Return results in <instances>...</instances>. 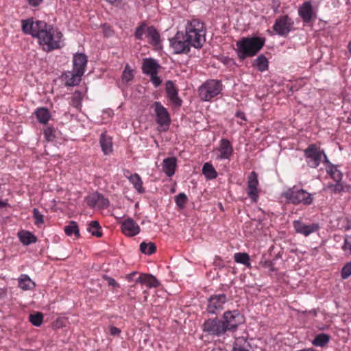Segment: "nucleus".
Returning a JSON list of instances; mask_svg holds the SVG:
<instances>
[{"instance_id": "72a5a7b5", "label": "nucleus", "mask_w": 351, "mask_h": 351, "mask_svg": "<svg viewBox=\"0 0 351 351\" xmlns=\"http://www.w3.org/2000/svg\"><path fill=\"white\" fill-rule=\"evenodd\" d=\"M64 230L68 236L74 234L75 237H80V230L77 223L74 221H69V224L64 227Z\"/></svg>"}, {"instance_id": "680f3d73", "label": "nucleus", "mask_w": 351, "mask_h": 351, "mask_svg": "<svg viewBox=\"0 0 351 351\" xmlns=\"http://www.w3.org/2000/svg\"><path fill=\"white\" fill-rule=\"evenodd\" d=\"M237 117L243 119V120H245V114L243 112H238L237 113Z\"/></svg>"}, {"instance_id": "3c124183", "label": "nucleus", "mask_w": 351, "mask_h": 351, "mask_svg": "<svg viewBox=\"0 0 351 351\" xmlns=\"http://www.w3.org/2000/svg\"><path fill=\"white\" fill-rule=\"evenodd\" d=\"M97 193H93L88 197L87 204L89 206L96 207L97 206Z\"/></svg>"}, {"instance_id": "0e129e2a", "label": "nucleus", "mask_w": 351, "mask_h": 351, "mask_svg": "<svg viewBox=\"0 0 351 351\" xmlns=\"http://www.w3.org/2000/svg\"><path fill=\"white\" fill-rule=\"evenodd\" d=\"M134 275H136V272H133V273L130 274V275H128V279L129 280H131L132 279V277H133Z\"/></svg>"}, {"instance_id": "f257e3e1", "label": "nucleus", "mask_w": 351, "mask_h": 351, "mask_svg": "<svg viewBox=\"0 0 351 351\" xmlns=\"http://www.w3.org/2000/svg\"><path fill=\"white\" fill-rule=\"evenodd\" d=\"M22 31L32 37L37 38L38 43L46 51H51L61 47L62 34L57 28L48 25L44 21H34L32 19L21 21Z\"/></svg>"}, {"instance_id": "2eb2a0df", "label": "nucleus", "mask_w": 351, "mask_h": 351, "mask_svg": "<svg viewBox=\"0 0 351 351\" xmlns=\"http://www.w3.org/2000/svg\"><path fill=\"white\" fill-rule=\"evenodd\" d=\"M121 230L128 237H134L140 232L139 226L131 218L125 219L121 223Z\"/></svg>"}, {"instance_id": "c756f323", "label": "nucleus", "mask_w": 351, "mask_h": 351, "mask_svg": "<svg viewBox=\"0 0 351 351\" xmlns=\"http://www.w3.org/2000/svg\"><path fill=\"white\" fill-rule=\"evenodd\" d=\"M202 173L206 179L213 180L217 177V173L213 165L210 162H206L202 167Z\"/></svg>"}, {"instance_id": "338daca9", "label": "nucleus", "mask_w": 351, "mask_h": 351, "mask_svg": "<svg viewBox=\"0 0 351 351\" xmlns=\"http://www.w3.org/2000/svg\"><path fill=\"white\" fill-rule=\"evenodd\" d=\"M228 156L229 155H226V154H223V155H220V158H228Z\"/></svg>"}, {"instance_id": "f3484780", "label": "nucleus", "mask_w": 351, "mask_h": 351, "mask_svg": "<svg viewBox=\"0 0 351 351\" xmlns=\"http://www.w3.org/2000/svg\"><path fill=\"white\" fill-rule=\"evenodd\" d=\"M160 67L158 62L153 58H145L142 64V71L144 74L150 75L157 74L158 69Z\"/></svg>"}, {"instance_id": "1a4fd4ad", "label": "nucleus", "mask_w": 351, "mask_h": 351, "mask_svg": "<svg viewBox=\"0 0 351 351\" xmlns=\"http://www.w3.org/2000/svg\"><path fill=\"white\" fill-rule=\"evenodd\" d=\"M227 295L224 293L212 295L208 299L206 311L210 314H217L223 308L227 302Z\"/></svg>"}, {"instance_id": "a211bd4d", "label": "nucleus", "mask_w": 351, "mask_h": 351, "mask_svg": "<svg viewBox=\"0 0 351 351\" xmlns=\"http://www.w3.org/2000/svg\"><path fill=\"white\" fill-rule=\"evenodd\" d=\"M136 283L145 285L149 288H156L159 287L160 282L155 276L151 274H141L136 279Z\"/></svg>"}, {"instance_id": "bb28decb", "label": "nucleus", "mask_w": 351, "mask_h": 351, "mask_svg": "<svg viewBox=\"0 0 351 351\" xmlns=\"http://www.w3.org/2000/svg\"><path fill=\"white\" fill-rule=\"evenodd\" d=\"M129 181L132 184L134 188L139 193H143L145 190L143 186V181L140 176L137 173H134L128 177Z\"/></svg>"}, {"instance_id": "473e14b6", "label": "nucleus", "mask_w": 351, "mask_h": 351, "mask_svg": "<svg viewBox=\"0 0 351 351\" xmlns=\"http://www.w3.org/2000/svg\"><path fill=\"white\" fill-rule=\"evenodd\" d=\"M324 189L332 193H340L344 190V184L342 182H335L334 184L329 182Z\"/></svg>"}, {"instance_id": "423d86ee", "label": "nucleus", "mask_w": 351, "mask_h": 351, "mask_svg": "<svg viewBox=\"0 0 351 351\" xmlns=\"http://www.w3.org/2000/svg\"><path fill=\"white\" fill-rule=\"evenodd\" d=\"M221 320L226 331L234 332L244 324L245 317L239 310H228L223 313Z\"/></svg>"}, {"instance_id": "052dcab7", "label": "nucleus", "mask_w": 351, "mask_h": 351, "mask_svg": "<svg viewBox=\"0 0 351 351\" xmlns=\"http://www.w3.org/2000/svg\"><path fill=\"white\" fill-rule=\"evenodd\" d=\"M108 3L112 5H119L121 0H106Z\"/></svg>"}, {"instance_id": "cd10ccee", "label": "nucleus", "mask_w": 351, "mask_h": 351, "mask_svg": "<svg viewBox=\"0 0 351 351\" xmlns=\"http://www.w3.org/2000/svg\"><path fill=\"white\" fill-rule=\"evenodd\" d=\"M234 260L236 263L242 264L247 268H251L250 257L247 253L237 252L234 254Z\"/></svg>"}, {"instance_id": "7ed1b4c3", "label": "nucleus", "mask_w": 351, "mask_h": 351, "mask_svg": "<svg viewBox=\"0 0 351 351\" xmlns=\"http://www.w3.org/2000/svg\"><path fill=\"white\" fill-rule=\"evenodd\" d=\"M265 38L258 36L243 37L236 43L237 53L241 60L254 56L263 48Z\"/></svg>"}, {"instance_id": "6e6552de", "label": "nucleus", "mask_w": 351, "mask_h": 351, "mask_svg": "<svg viewBox=\"0 0 351 351\" xmlns=\"http://www.w3.org/2000/svg\"><path fill=\"white\" fill-rule=\"evenodd\" d=\"M202 329L208 335L213 337H222L227 332L221 319L217 317L206 319L202 326Z\"/></svg>"}, {"instance_id": "49530a36", "label": "nucleus", "mask_w": 351, "mask_h": 351, "mask_svg": "<svg viewBox=\"0 0 351 351\" xmlns=\"http://www.w3.org/2000/svg\"><path fill=\"white\" fill-rule=\"evenodd\" d=\"M304 154H324V152L320 150L315 144H311L304 150Z\"/></svg>"}, {"instance_id": "4c0bfd02", "label": "nucleus", "mask_w": 351, "mask_h": 351, "mask_svg": "<svg viewBox=\"0 0 351 351\" xmlns=\"http://www.w3.org/2000/svg\"><path fill=\"white\" fill-rule=\"evenodd\" d=\"M29 322L35 326H40L43 321V315L42 313L37 312L34 314H30L29 317Z\"/></svg>"}, {"instance_id": "6e6d98bb", "label": "nucleus", "mask_w": 351, "mask_h": 351, "mask_svg": "<svg viewBox=\"0 0 351 351\" xmlns=\"http://www.w3.org/2000/svg\"><path fill=\"white\" fill-rule=\"evenodd\" d=\"M29 5L32 6H38L43 0H27Z\"/></svg>"}, {"instance_id": "4d7b16f0", "label": "nucleus", "mask_w": 351, "mask_h": 351, "mask_svg": "<svg viewBox=\"0 0 351 351\" xmlns=\"http://www.w3.org/2000/svg\"><path fill=\"white\" fill-rule=\"evenodd\" d=\"M232 351H249V350L245 348H243L240 346H237V344H236L233 347Z\"/></svg>"}, {"instance_id": "b1692460", "label": "nucleus", "mask_w": 351, "mask_h": 351, "mask_svg": "<svg viewBox=\"0 0 351 351\" xmlns=\"http://www.w3.org/2000/svg\"><path fill=\"white\" fill-rule=\"evenodd\" d=\"M328 164V165L326 169L327 173L335 182H341L343 178L342 173L337 169L336 165L331 164L330 162Z\"/></svg>"}, {"instance_id": "a18cd8bd", "label": "nucleus", "mask_w": 351, "mask_h": 351, "mask_svg": "<svg viewBox=\"0 0 351 351\" xmlns=\"http://www.w3.org/2000/svg\"><path fill=\"white\" fill-rule=\"evenodd\" d=\"M351 276V262H348L341 269V276L343 279H347Z\"/></svg>"}, {"instance_id": "e2e57ef3", "label": "nucleus", "mask_w": 351, "mask_h": 351, "mask_svg": "<svg viewBox=\"0 0 351 351\" xmlns=\"http://www.w3.org/2000/svg\"><path fill=\"white\" fill-rule=\"evenodd\" d=\"M7 204L6 202L0 200V208H5Z\"/></svg>"}, {"instance_id": "a19ab883", "label": "nucleus", "mask_w": 351, "mask_h": 351, "mask_svg": "<svg viewBox=\"0 0 351 351\" xmlns=\"http://www.w3.org/2000/svg\"><path fill=\"white\" fill-rule=\"evenodd\" d=\"M147 27L146 23L143 22L135 29L134 36L137 40H143V35L147 32Z\"/></svg>"}, {"instance_id": "13d9d810", "label": "nucleus", "mask_w": 351, "mask_h": 351, "mask_svg": "<svg viewBox=\"0 0 351 351\" xmlns=\"http://www.w3.org/2000/svg\"><path fill=\"white\" fill-rule=\"evenodd\" d=\"M280 5H278V3H276V4H271V8L274 12V13L278 12V8Z\"/></svg>"}, {"instance_id": "412c9836", "label": "nucleus", "mask_w": 351, "mask_h": 351, "mask_svg": "<svg viewBox=\"0 0 351 351\" xmlns=\"http://www.w3.org/2000/svg\"><path fill=\"white\" fill-rule=\"evenodd\" d=\"M82 75H83L78 73L77 71L73 69L72 71H69L65 74V84L68 86L77 85L80 82Z\"/></svg>"}, {"instance_id": "ea45409f", "label": "nucleus", "mask_w": 351, "mask_h": 351, "mask_svg": "<svg viewBox=\"0 0 351 351\" xmlns=\"http://www.w3.org/2000/svg\"><path fill=\"white\" fill-rule=\"evenodd\" d=\"M188 197L184 193H180L175 197L176 205L181 209L184 208L187 203Z\"/></svg>"}, {"instance_id": "c03bdc74", "label": "nucleus", "mask_w": 351, "mask_h": 351, "mask_svg": "<svg viewBox=\"0 0 351 351\" xmlns=\"http://www.w3.org/2000/svg\"><path fill=\"white\" fill-rule=\"evenodd\" d=\"M33 217L34 219V223L36 226H39L44 223L43 215L37 208L33 209Z\"/></svg>"}, {"instance_id": "37998d69", "label": "nucleus", "mask_w": 351, "mask_h": 351, "mask_svg": "<svg viewBox=\"0 0 351 351\" xmlns=\"http://www.w3.org/2000/svg\"><path fill=\"white\" fill-rule=\"evenodd\" d=\"M97 206L99 208H106L109 206V201L108 199L105 198L103 195L100 193H97Z\"/></svg>"}, {"instance_id": "4be33fe9", "label": "nucleus", "mask_w": 351, "mask_h": 351, "mask_svg": "<svg viewBox=\"0 0 351 351\" xmlns=\"http://www.w3.org/2000/svg\"><path fill=\"white\" fill-rule=\"evenodd\" d=\"M99 143L101 147V150L104 154L112 152L113 149L112 138L110 136H108L106 132H104L101 134Z\"/></svg>"}, {"instance_id": "de8ad7c7", "label": "nucleus", "mask_w": 351, "mask_h": 351, "mask_svg": "<svg viewBox=\"0 0 351 351\" xmlns=\"http://www.w3.org/2000/svg\"><path fill=\"white\" fill-rule=\"evenodd\" d=\"M54 132H55V130H53V128H52L51 127L47 128L44 130V134H45V136L46 139L49 141H53L55 138Z\"/></svg>"}, {"instance_id": "4468645a", "label": "nucleus", "mask_w": 351, "mask_h": 351, "mask_svg": "<svg viewBox=\"0 0 351 351\" xmlns=\"http://www.w3.org/2000/svg\"><path fill=\"white\" fill-rule=\"evenodd\" d=\"M165 89L169 99L177 107L182 106V100L178 97V90L174 83L168 80L165 84Z\"/></svg>"}, {"instance_id": "9b49d317", "label": "nucleus", "mask_w": 351, "mask_h": 351, "mask_svg": "<svg viewBox=\"0 0 351 351\" xmlns=\"http://www.w3.org/2000/svg\"><path fill=\"white\" fill-rule=\"evenodd\" d=\"M293 226L297 233L305 237H308L311 234L316 232L319 230V226L318 223H313L311 224H306L301 220L293 221Z\"/></svg>"}, {"instance_id": "774afa93", "label": "nucleus", "mask_w": 351, "mask_h": 351, "mask_svg": "<svg viewBox=\"0 0 351 351\" xmlns=\"http://www.w3.org/2000/svg\"><path fill=\"white\" fill-rule=\"evenodd\" d=\"M348 47L349 52L351 53V41L349 43Z\"/></svg>"}, {"instance_id": "7c9ffc66", "label": "nucleus", "mask_w": 351, "mask_h": 351, "mask_svg": "<svg viewBox=\"0 0 351 351\" xmlns=\"http://www.w3.org/2000/svg\"><path fill=\"white\" fill-rule=\"evenodd\" d=\"M87 231L96 237H102L101 228L97 221H90L88 225Z\"/></svg>"}, {"instance_id": "9d476101", "label": "nucleus", "mask_w": 351, "mask_h": 351, "mask_svg": "<svg viewBox=\"0 0 351 351\" xmlns=\"http://www.w3.org/2000/svg\"><path fill=\"white\" fill-rule=\"evenodd\" d=\"M152 106L154 108L157 123L160 126L168 127L171 123V118L167 109L159 101H155Z\"/></svg>"}, {"instance_id": "8fccbe9b", "label": "nucleus", "mask_w": 351, "mask_h": 351, "mask_svg": "<svg viewBox=\"0 0 351 351\" xmlns=\"http://www.w3.org/2000/svg\"><path fill=\"white\" fill-rule=\"evenodd\" d=\"M341 229H343L345 231L351 229V219H349L348 217L342 218L341 219Z\"/></svg>"}, {"instance_id": "603ef678", "label": "nucleus", "mask_w": 351, "mask_h": 351, "mask_svg": "<svg viewBox=\"0 0 351 351\" xmlns=\"http://www.w3.org/2000/svg\"><path fill=\"white\" fill-rule=\"evenodd\" d=\"M150 77L151 82L155 87H158L161 84L162 80H160V77L157 75V74H152L150 75Z\"/></svg>"}, {"instance_id": "f8f14e48", "label": "nucleus", "mask_w": 351, "mask_h": 351, "mask_svg": "<svg viewBox=\"0 0 351 351\" xmlns=\"http://www.w3.org/2000/svg\"><path fill=\"white\" fill-rule=\"evenodd\" d=\"M258 175L255 171H252L247 178V193L249 197L254 202L258 199L259 190Z\"/></svg>"}, {"instance_id": "39448f33", "label": "nucleus", "mask_w": 351, "mask_h": 351, "mask_svg": "<svg viewBox=\"0 0 351 351\" xmlns=\"http://www.w3.org/2000/svg\"><path fill=\"white\" fill-rule=\"evenodd\" d=\"M221 90L222 84L220 80H208L199 86V96L202 101H208L218 95Z\"/></svg>"}, {"instance_id": "79ce46f5", "label": "nucleus", "mask_w": 351, "mask_h": 351, "mask_svg": "<svg viewBox=\"0 0 351 351\" xmlns=\"http://www.w3.org/2000/svg\"><path fill=\"white\" fill-rule=\"evenodd\" d=\"M121 77L122 80L126 82L131 81L134 78L133 70L130 68L128 64L125 65Z\"/></svg>"}, {"instance_id": "2f4dec72", "label": "nucleus", "mask_w": 351, "mask_h": 351, "mask_svg": "<svg viewBox=\"0 0 351 351\" xmlns=\"http://www.w3.org/2000/svg\"><path fill=\"white\" fill-rule=\"evenodd\" d=\"M253 64L255 65L257 69L261 72L268 69V60L263 54L258 56L257 58L254 60Z\"/></svg>"}, {"instance_id": "58836bf2", "label": "nucleus", "mask_w": 351, "mask_h": 351, "mask_svg": "<svg viewBox=\"0 0 351 351\" xmlns=\"http://www.w3.org/2000/svg\"><path fill=\"white\" fill-rule=\"evenodd\" d=\"M341 250L346 256L351 255V235L345 236Z\"/></svg>"}, {"instance_id": "a878e982", "label": "nucleus", "mask_w": 351, "mask_h": 351, "mask_svg": "<svg viewBox=\"0 0 351 351\" xmlns=\"http://www.w3.org/2000/svg\"><path fill=\"white\" fill-rule=\"evenodd\" d=\"M36 285L30 278L26 274H22L19 278V287L23 290H31L35 287Z\"/></svg>"}, {"instance_id": "0eeeda50", "label": "nucleus", "mask_w": 351, "mask_h": 351, "mask_svg": "<svg viewBox=\"0 0 351 351\" xmlns=\"http://www.w3.org/2000/svg\"><path fill=\"white\" fill-rule=\"evenodd\" d=\"M272 29L277 35L286 37L295 29L294 21L287 14L280 16L276 19Z\"/></svg>"}, {"instance_id": "bf43d9fd", "label": "nucleus", "mask_w": 351, "mask_h": 351, "mask_svg": "<svg viewBox=\"0 0 351 351\" xmlns=\"http://www.w3.org/2000/svg\"><path fill=\"white\" fill-rule=\"evenodd\" d=\"M73 105L75 107H77V106L80 104V99L79 98L76 99L75 97H73Z\"/></svg>"}, {"instance_id": "f704fd0d", "label": "nucleus", "mask_w": 351, "mask_h": 351, "mask_svg": "<svg viewBox=\"0 0 351 351\" xmlns=\"http://www.w3.org/2000/svg\"><path fill=\"white\" fill-rule=\"evenodd\" d=\"M330 340V336L325 333H321L316 335L313 341V344L315 346L323 347L326 345Z\"/></svg>"}, {"instance_id": "c85d7f7f", "label": "nucleus", "mask_w": 351, "mask_h": 351, "mask_svg": "<svg viewBox=\"0 0 351 351\" xmlns=\"http://www.w3.org/2000/svg\"><path fill=\"white\" fill-rule=\"evenodd\" d=\"M35 114L38 121L43 124H46L51 118L50 112L46 108H38L35 112Z\"/></svg>"}, {"instance_id": "ddd939ff", "label": "nucleus", "mask_w": 351, "mask_h": 351, "mask_svg": "<svg viewBox=\"0 0 351 351\" xmlns=\"http://www.w3.org/2000/svg\"><path fill=\"white\" fill-rule=\"evenodd\" d=\"M298 15L304 23H309L316 18L311 3L308 1L303 2L298 8Z\"/></svg>"}, {"instance_id": "20e7f679", "label": "nucleus", "mask_w": 351, "mask_h": 351, "mask_svg": "<svg viewBox=\"0 0 351 351\" xmlns=\"http://www.w3.org/2000/svg\"><path fill=\"white\" fill-rule=\"evenodd\" d=\"M283 197L288 203L295 205L302 204L311 205L313 201V195L303 189H298L295 187L289 189L283 193Z\"/></svg>"}, {"instance_id": "e433bc0d", "label": "nucleus", "mask_w": 351, "mask_h": 351, "mask_svg": "<svg viewBox=\"0 0 351 351\" xmlns=\"http://www.w3.org/2000/svg\"><path fill=\"white\" fill-rule=\"evenodd\" d=\"M220 154H232L233 149L230 142L227 139H222L219 147Z\"/></svg>"}, {"instance_id": "09e8293b", "label": "nucleus", "mask_w": 351, "mask_h": 351, "mask_svg": "<svg viewBox=\"0 0 351 351\" xmlns=\"http://www.w3.org/2000/svg\"><path fill=\"white\" fill-rule=\"evenodd\" d=\"M260 265L264 267L269 269V271L273 272L276 271V268L274 267V264L271 261H261L260 262Z\"/></svg>"}, {"instance_id": "dca6fc26", "label": "nucleus", "mask_w": 351, "mask_h": 351, "mask_svg": "<svg viewBox=\"0 0 351 351\" xmlns=\"http://www.w3.org/2000/svg\"><path fill=\"white\" fill-rule=\"evenodd\" d=\"M87 56L84 53H77L73 58V70L84 75L87 64Z\"/></svg>"}, {"instance_id": "aec40b11", "label": "nucleus", "mask_w": 351, "mask_h": 351, "mask_svg": "<svg viewBox=\"0 0 351 351\" xmlns=\"http://www.w3.org/2000/svg\"><path fill=\"white\" fill-rule=\"evenodd\" d=\"M19 241L23 245H29L37 242V237L31 232L22 230L17 233Z\"/></svg>"}, {"instance_id": "c9c22d12", "label": "nucleus", "mask_w": 351, "mask_h": 351, "mask_svg": "<svg viewBox=\"0 0 351 351\" xmlns=\"http://www.w3.org/2000/svg\"><path fill=\"white\" fill-rule=\"evenodd\" d=\"M140 250L145 254L151 255L156 251V246L152 242L149 243L143 242L140 245Z\"/></svg>"}, {"instance_id": "864d4df0", "label": "nucleus", "mask_w": 351, "mask_h": 351, "mask_svg": "<svg viewBox=\"0 0 351 351\" xmlns=\"http://www.w3.org/2000/svg\"><path fill=\"white\" fill-rule=\"evenodd\" d=\"M110 333L111 335H119L121 333V330L115 326L110 327Z\"/></svg>"}, {"instance_id": "69168bd1", "label": "nucleus", "mask_w": 351, "mask_h": 351, "mask_svg": "<svg viewBox=\"0 0 351 351\" xmlns=\"http://www.w3.org/2000/svg\"><path fill=\"white\" fill-rule=\"evenodd\" d=\"M272 4L278 3V5H280V0H271Z\"/></svg>"}, {"instance_id": "f03ea898", "label": "nucleus", "mask_w": 351, "mask_h": 351, "mask_svg": "<svg viewBox=\"0 0 351 351\" xmlns=\"http://www.w3.org/2000/svg\"><path fill=\"white\" fill-rule=\"evenodd\" d=\"M206 30L204 23L193 19L186 27L185 33L178 32L175 36L169 40L170 47L174 53H188L191 47L201 49L206 40Z\"/></svg>"}, {"instance_id": "6ab92c4d", "label": "nucleus", "mask_w": 351, "mask_h": 351, "mask_svg": "<svg viewBox=\"0 0 351 351\" xmlns=\"http://www.w3.org/2000/svg\"><path fill=\"white\" fill-rule=\"evenodd\" d=\"M177 167V160L175 157H169L163 160L162 171L168 176L174 175Z\"/></svg>"}, {"instance_id": "393cba45", "label": "nucleus", "mask_w": 351, "mask_h": 351, "mask_svg": "<svg viewBox=\"0 0 351 351\" xmlns=\"http://www.w3.org/2000/svg\"><path fill=\"white\" fill-rule=\"evenodd\" d=\"M147 36L150 39L149 43L153 46H158L160 44V34L154 26L147 27Z\"/></svg>"}, {"instance_id": "5701e85b", "label": "nucleus", "mask_w": 351, "mask_h": 351, "mask_svg": "<svg viewBox=\"0 0 351 351\" xmlns=\"http://www.w3.org/2000/svg\"><path fill=\"white\" fill-rule=\"evenodd\" d=\"M323 158L324 159L325 162L329 163L326 155H306V161L308 166L312 168H316L318 167Z\"/></svg>"}, {"instance_id": "5fc2aeb1", "label": "nucleus", "mask_w": 351, "mask_h": 351, "mask_svg": "<svg viewBox=\"0 0 351 351\" xmlns=\"http://www.w3.org/2000/svg\"><path fill=\"white\" fill-rule=\"evenodd\" d=\"M106 280L108 281V284L109 286H112L113 287H119V285L117 282V281L114 278L108 277L106 278Z\"/></svg>"}]
</instances>
